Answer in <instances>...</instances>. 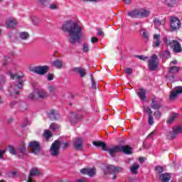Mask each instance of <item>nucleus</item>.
Instances as JSON below:
<instances>
[{"label": "nucleus", "instance_id": "10", "mask_svg": "<svg viewBox=\"0 0 182 182\" xmlns=\"http://www.w3.org/2000/svg\"><path fill=\"white\" fill-rule=\"evenodd\" d=\"M48 70H49V67L48 65L37 66L33 69V72L37 73V75H45L46 73H48Z\"/></svg>", "mask_w": 182, "mask_h": 182}, {"label": "nucleus", "instance_id": "58", "mask_svg": "<svg viewBox=\"0 0 182 182\" xmlns=\"http://www.w3.org/2000/svg\"><path fill=\"white\" fill-rule=\"evenodd\" d=\"M83 2H96V0H82Z\"/></svg>", "mask_w": 182, "mask_h": 182}, {"label": "nucleus", "instance_id": "60", "mask_svg": "<svg viewBox=\"0 0 182 182\" xmlns=\"http://www.w3.org/2000/svg\"><path fill=\"white\" fill-rule=\"evenodd\" d=\"M53 90H55V88L52 86L49 87V91L50 92H53Z\"/></svg>", "mask_w": 182, "mask_h": 182}, {"label": "nucleus", "instance_id": "25", "mask_svg": "<svg viewBox=\"0 0 182 182\" xmlns=\"http://www.w3.org/2000/svg\"><path fill=\"white\" fill-rule=\"evenodd\" d=\"M139 168H140V165L138 164H134L130 167V171L132 174H137V173H139Z\"/></svg>", "mask_w": 182, "mask_h": 182}, {"label": "nucleus", "instance_id": "27", "mask_svg": "<svg viewBox=\"0 0 182 182\" xmlns=\"http://www.w3.org/2000/svg\"><path fill=\"white\" fill-rule=\"evenodd\" d=\"M53 65L57 69H62L63 68V63L60 60H55L53 62Z\"/></svg>", "mask_w": 182, "mask_h": 182}, {"label": "nucleus", "instance_id": "7", "mask_svg": "<svg viewBox=\"0 0 182 182\" xmlns=\"http://www.w3.org/2000/svg\"><path fill=\"white\" fill-rule=\"evenodd\" d=\"M28 148L31 151H32L34 154H38L41 151V144L38 141H31L28 144Z\"/></svg>", "mask_w": 182, "mask_h": 182}, {"label": "nucleus", "instance_id": "13", "mask_svg": "<svg viewBox=\"0 0 182 182\" xmlns=\"http://www.w3.org/2000/svg\"><path fill=\"white\" fill-rule=\"evenodd\" d=\"M10 77L11 79H15L16 77H17L18 85H15V89H22V87H23V81H22L23 77L22 75H18L16 74H12L10 73Z\"/></svg>", "mask_w": 182, "mask_h": 182}, {"label": "nucleus", "instance_id": "16", "mask_svg": "<svg viewBox=\"0 0 182 182\" xmlns=\"http://www.w3.org/2000/svg\"><path fill=\"white\" fill-rule=\"evenodd\" d=\"M41 174V172H39V170L36 168H33L30 171V175L28 176V179L27 182H33V176H39Z\"/></svg>", "mask_w": 182, "mask_h": 182}, {"label": "nucleus", "instance_id": "14", "mask_svg": "<svg viewBox=\"0 0 182 182\" xmlns=\"http://www.w3.org/2000/svg\"><path fill=\"white\" fill-rule=\"evenodd\" d=\"M70 72L79 75L81 77H85V76H86V70L82 67H74L70 69Z\"/></svg>", "mask_w": 182, "mask_h": 182}, {"label": "nucleus", "instance_id": "36", "mask_svg": "<svg viewBox=\"0 0 182 182\" xmlns=\"http://www.w3.org/2000/svg\"><path fill=\"white\" fill-rule=\"evenodd\" d=\"M178 114H173L168 120L167 123L171 124L174 120L176 119V117H177Z\"/></svg>", "mask_w": 182, "mask_h": 182}, {"label": "nucleus", "instance_id": "54", "mask_svg": "<svg viewBox=\"0 0 182 182\" xmlns=\"http://www.w3.org/2000/svg\"><path fill=\"white\" fill-rule=\"evenodd\" d=\"M156 134V132H151L148 136H147V138L149 137H153V136H154Z\"/></svg>", "mask_w": 182, "mask_h": 182}, {"label": "nucleus", "instance_id": "30", "mask_svg": "<svg viewBox=\"0 0 182 182\" xmlns=\"http://www.w3.org/2000/svg\"><path fill=\"white\" fill-rule=\"evenodd\" d=\"M165 4L168 6V8H173L176 5V0H165Z\"/></svg>", "mask_w": 182, "mask_h": 182}, {"label": "nucleus", "instance_id": "53", "mask_svg": "<svg viewBox=\"0 0 182 182\" xmlns=\"http://www.w3.org/2000/svg\"><path fill=\"white\" fill-rule=\"evenodd\" d=\"M50 9H58V6H56V4H51L50 6Z\"/></svg>", "mask_w": 182, "mask_h": 182}, {"label": "nucleus", "instance_id": "46", "mask_svg": "<svg viewBox=\"0 0 182 182\" xmlns=\"http://www.w3.org/2000/svg\"><path fill=\"white\" fill-rule=\"evenodd\" d=\"M91 42H92V43H97V42H99V38H97L96 37H92Z\"/></svg>", "mask_w": 182, "mask_h": 182}, {"label": "nucleus", "instance_id": "31", "mask_svg": "<svg viewBox=\"0 0 182 182\" xmlns=\"http://www.w3.org/2000/svg\"><path fill=\"white\" fill-rule=\"evenodd\" d=\"M43 136L46 139V140H49V139L52 137V132H50V131H49L48 129H46L44 132Z\"/></svg>", "mask_w": 182, "mask_h": 182}, {"label": "nucleus", "instance_id": "3", "mask_svg": "<svg viewBox=\"0 0 182 182\" xmlns=\"http://www.w3.org/2000/svg\"><path fill=\"white\" fill-rule=\"evenodd\" d=\"M92 144L95 146V147H101L102 150L104 151H108L109 154L112 157H114V147L111 148L102 141H94Z\"/></svg>", "mask_w": 182, "mask_h": 182}, {"label": "nucleus", "instance_id": "28", "mask_svg": "<svg viewBox=\"0 0 182 182\" xmlns=\"http://www.w3.org/2000/svg\"><path fill=\"white\" fill-rule=\"evenodd\" d=\"M128 16H130L131 18H139V9L128 12Z\"/></svg>", "mask_w": 182, "mask_h": 182}, {"label": "nucleus", "instance_id": "12", "mask_svg": "<svg viewBox=\"0 0 182 182\" xmlns=\"http://www.w3.org/2000/svg\"><path fill=\"white\" fill-rule=\"evenodd\" d=\"M180 133H182V127L174 128L173 132H168L167 134V139L173 140V139H176V136H177V134H180Z\"/></svg>", "mask_w": 182, "mask_h": 182}, {"label": "nucleus", "instance_id": "17", "mask_svg": "<svg viewBox=\"0 0 182 182\" xmlns=\"http://www.w3.org/2000/svg\"><path fill=\"white\" fill-rule=\"evenodd\" d=\"M139 18H149L150 11L146 9H138Z\"/></svg>", "mask_w": 182, "mask_h": 182}, {"label": "nucleus", "instance_id": "40", "mask_svg": "<svg viewBox=\"0 0 182 182\" xmlns=\"http://www.w3.org/2000/svg\"><path fill=\"white\" fill-rule=\"evenodd\" d=\"M154 116L155 117V118H156L157 119H161V112L156 110L154 113Z\"/></svg>", "mask_w": 182, "mask_h": 182}, {"label": "nucleus", "instance_id": "6", "mask_svg": "<svg viewBox=\"0 0 182 182\" xmlns=\"http://www.w3.org/2000/svg\"><path fill=\"white\" fill-rule=\"evenodd\" d=\"M59 149H60V142L59 141H54L50 149L51 156H59Z\"/></svg>", "mask_w": 182, "mask_h": 182}, {"label": "nucleus", "instance_id": "55", "mask_svg": "<svg viewBox=\"0 0 182 182\" xmlns=\"http://www.w3.org/2000/svg\"><path fill=\"white\" fill-rule=\"evenodd\" d=\"M124 4H126L127 5H129V4L132 3V0H123Z\"/></svg>", "mask_w": 182, "mask_h": 182}, {"label": "nucleus", "instance_id": "19", "mask_svg": "<svg viewBox=\"0 0 182 182\" xmlns=\"http://www.w3.org/2000/svg\"><path fill=\"white\" fill-rule=\"evenodd\" d=\"M151 107L154 109V110H159V109H161V104L156 100V97H154L151 99Z\"/></svg>", "mask_w": 182, "mask_h": 182}, {"label": "nucleus", "instance_id": "63", "mask_svg": "<svg viewBox=\"0 0 182 182\" xmlns=\"http://www.w3.org/2000/svg\"><path fill=\"white\" fill-rule=\"evenodd\" d=\"M14 92L15 93V95H19V91H16L14 90Z\"/></svg>", "mask_w": 182, "mask_h": 182}, {"label": "nucleus", "instance_id": "56", "mask_svg": "<svg viewBox=\"0 0 182 182\" xmlns=\"http://www.w3.org/2000/svg\"><path fill=\"white\" fill-rule=\"evenodd\" d=\"M177 63H178V62L177 60H173L170 63V65H177Z\"/></svg>", "mask_w": 182, "mask_h": 182}, {"label": "nucleus", "instance_id": "20", "mask_svg": "<svg viewBox=\"0 0 182 182\" xmlns=\"http://www.w3.org/2000/svg\"><path fill=\"white\" fill-rule=\"evenodd\" d=\"M154 39L155 41H153V47L159 48L161 43V40H160V34H154Z\"/></svg>", "mask_w": 182, "mask_h": 182}, {"label": "nucleus", "instance_id": "8", "mask_svg": "<svg viewBox=\"0 0 182 182\" xmlns=\"http://www.w3.org/2000/svg\"><path fill=\"white\" fill-rule=\"evenodd\" d=\"M144 112L148 114V124L153 126L154 124V119L153 118V111L149 107H144Z\"/></svg>", "mask_w": 182, "mask_h": 182}, {"label": "nucleus", "instance_id": "50", "mask_svg": "<svg viewBox=\"0 0 182 182\" xmlns=\"http://www.w3.org/2000/svg\"><path fill=\"white\" fill-rule=\"evenodd\" d=\"M48 80H53V74H48Z\"/></svg>", "mask_w": 182, "mask_h": 182}, {"label": "nucleus", "instance_id": "59", "mask_svg": "<svg viewBox=\"0 0 182 182\" xmlns=\"http://www.w3.org/2000/svg\"><path fill=\"white\" fill-rule=\"evenodd\" d=\"M139 162H141V163H144V157H140V158L139 159Z\"/></svg>", "mask_w": 182, "mask_h": 182}, {"label": "nucleus", "instance_id": "51", "mask_svg": "<svg viewBox=\"0 0 182 182\" xmlns=\"http://www.w3.org/2000/svg\"><path fill=\"white\" fill-rule=\"evenodd\" d=\"M29 99H31V100H33V99H35V93H31L28 96Z\"/></svg>", "mask_w": 182, "mask_h": 182}, {"label": "nucleus", "instance_id": "22", "mask_svg": "<svg viewBox=\"0 0 182 182\" xmlns=\"http://www.w3.org/2000/svg\"><path fill=\"white\" fill-rule=\"evenodd\" d=\"M48 116L51 120H58V119H60V114H59L53 109L49 112Z\"/></svg>", "mask_w": 182, "mask_h": 182}, {"label": "nucleus", "instance_id": "11", "mask_svg": "<svg viewBox=\"0 0 182 182\" xmlns=\"http://www.w3.org/2000/svg\"><path fill=\"white\" fill-rule=\"evenodd\" d=\"M182 94V86H178L174 88V90L172 91L170 94L169 99L170 100H174L177 99L178 95Z\"/></svg>", "mask_w": 182, "mask_h": 182}, {"label": "nucleus", "instance_id": "42", "mask_svg": "<svg viewBox=\"0 0 182 182\" xmlns=\"http://www.w3.org/2000/svg\"><path fill=\"white\" fill-rule=\"evenodd\" d=\"M135 58H137L140 60H146V59H149V57L144 55H135Z\"/></svg>", "mask_w": 182, "mask_h": 182}, {"label": "nucleus", "instance_id": "15", "mask_svg": "<svg viewBox=\"0 0 182 182\" xmlns=\"http://www.w3.org/2000/svg\"><path fill=\"white\" fill-rule=\"evenodd\" d=\"M74 149H75V150H82V149H83V146H85V142L83 139L82 138H75V141H74Z\"/></svg>", "mask_w": 182, "mask_h": 182}, {"label": "nucleus", "instance_id": "2", "mask_svg": "<svg viewBox=\"0 0 182 182\" xmlns=\"http://www.w3.org/2000/svg\"><path fill=\"white\" fill-rule=\"evenodd\" d=\"M164 42L166 45V46H170L171 49L173 50L174 53H181L182 47L180 41L177 40H171L170 37L166 36L164 38Z\"/></svg>", "mask_w": 182, "mask_h": 182}, {"label": "nucleus", "instance_id": "61", "mask_svg": "<svg viewBox=\"0 0 182 182\" xmlns=\"http://www.w3.org/2000/svg\"><path fill=\"white\" fill-rule=\"evenodd\" d=\"M14 105H16V102H14L13 103L10 104L11 107H14Z\"/></svg>", "mask_w": 182, "mask_h": 182}, {"label": "nucleus", "instance_id": "33", "mask_svg": "<svg viewBox=\"0 0 182 182\" xmlns=\"http://www.w3.org/2000/svg\"><path fill=\"white\" fill-rule=\"evenodd\" d=\"M155 171H156L157 174H161L164 171V168L161 166H157L155 167Z\"/></svg>", "mask_w": 182, "mask_h": 182}, {"label": "nucleus", "instance_id": "43", "mask_svg": "<svg viewBox=\"0 0 182 182\" xmlns=\"http://www.w3.org/2000/svg\"><path fill=\"white\" fill-rule=\"evenodd\" d=\"M153 22L155 25H161V21H160V19H159V18H155L153 20Z\"/></svg>", "mask_w": 182, "mask_h": 182}, {"label": "nucleus", "instance_id": "4", "mask_svg": "<svg viewBox=\"0 0 182 182\" xmlns=\"http://www.w3.org/2000/svg\"><path fill=\"white\" fill-rule=\"evenodd\" d=\"M157 55L153 54L151 59L148 62L149 70L151 72H155L159 69V61H157Z\"/></svg>", "mask_w": 182, "mask_h": 182}, {"label": "nucleus", "instance_id": "1", "mask_svg": "<svg viewBox=\"0 0 182 182\" xmlns=\"http://www.w3.org/2000/svg\"><path fill=\"white\" fill-rule=\"evenodd\" d=\"M63 31L64 32H68L70 38V43H76L82 38V27L75 22H66L63 26Z\"/></svg>", "mask_w": 182, "mask_h": 182}, {"label": "nucleus", "instance_id": "9", "mask_svg": "<svg viewBox=\"0 0 182 182\" xmlns=\"http://www.w3.org/2000/svg\"><path fill=\"white\" fill-rule=\"evenodd\" d=\"M81 174H87L89 177H95L96 176V168H84L80 170Z\"/></svg>", "mask_w": 182, "mask_h": 182}, {"label": "nucleus", "instance_id": "37", "mask_svg": "<svg viewBox=\"0 0 182 182\" xmlns=\"http://www.w3.org/2000/svg\"><path fill=\"white\" fill-rule=\"evenodd\" d=\"M123 151V146H114V153H122Z\"/></svg>", "mask_w": 182, "mask_h": 182}, {"label": "nucleus", "instance_id": "21", "mask_svg": "<svg viewBox=\"0 0 182 182\" xmlns=\"http://www.w3.org/2000/svg\"><path fill=\"white\" fill-rule=\"evenodd\" d=\"M6 24L7 26V28H16L18 22L14 18H9L8 20H6Z\"/></svg>", "mask_w": 182, "mask_h": 182}, {"label": "nucleus", "instance_id": "48", "mask_svg": "<svg viewBox=\"0 0 182 182\" xmlns=\"http://www.w3.org/2000/svg\"><path fill=\"white\" fill-rule=\"evenodd\" d=\"M97 35V36H103V35H105V33H103V31H102V30L98 29Z\"/></svg>", "mask_w": 182, "mask_h": 182}, {"label": "nucleus", "instance_id": "35", "mask_svg": "<svg viewBox=\"0 0 182 182\" xmlns=\"http://www.w3.org/2000/svg\"><path fill=\"white\" fill-rule=\"evenodd\" d=\"M20 38L21 39H28L29 38V33L26 32H22L20 33Z\"/></svg>", "mask_w": 182, "mask_h": 182}, {"label": "nucleus", "instance_id": "5", "mask_svg": "<svg viewBox=\"0 0 182 182\" xmlns=\"http://www.w3.org/2000/svg\"><path fill=\"white\" fill-rule=\"evenodd\" d=\"M180 28H181V21L176 16H172L171 18V30L174 32Z\"/></svg>", "mask_w": 182, "mask_h": 182}, {"label": "nucleus", "instance_id": "41", "mask_svg": "<svg viewBox=\"0 0 182 182\" xmlns=\"http://www.w3.org/2000/svg\"><path fill=\"white\" fill-rule=\"evenodd\" d=\"M84 52H89V44L87 43H85L82 46Z\"/></svg>", "mask_w": 182, "mask_h": 182}, {"label": "nucleus", "instance_id": "45", "mask_svg": "<svg viewBox=\"0 0 182 182\" xmlns=\"http://www.w3.org/2000/svg\"><path fill=\"white\" fill-rule=\"evenodd\" d=\"M122 171H123V168L122 167H119V166H115L114 167V172L115 173H122Z\"/></svg>", "mask_w": 182, "mask_h": 182}, {"label": "nucleus", "instance_id": "57", "mask_svg": "<svg viewBox=\"0 0 182 182\" xmlns=\"http://www.w3.org/2000/svg\"><path fill=\"white\" fill-rule=\"evenodd\" d=\"M9 92H10L9 95H10V96H12V92H14V88L10 87V88L9 89Z\"/></svg>", "mask_w": 182, "mask_h": 182}, {"label": "nucleus", "instance_id": "38", "mask_svg": "<svg viewBox=\"0 0 182 182\" xmlns=\"http://www.w3.org/2000/svg\"><path fill=\"white\" fill-rule=\"evenodd\" d=\"M107 171L109 174H112L114 171V166L113 165H109L107 166Z\"/></svg>", "mask_w": 182, "mask_h": 182}, {"label": "nucleus", "instance_id": "23", "mask_svg": "<svg viewBox=\"0 0 182 182\" xmlns=\"http://www.w3.org/2000/svg\"><path fill=\"white\" fill-rule=\"evenodd\" d=\"M35 93H37L38 97L40 99H46L48 97V92L45 91L44 90H38L35 91Z\"/></svg>", "mask_w": 182, "mask_h": 182}, {"label": "nucleus", "instance_id": "29", "mask_svg": "<svg viewBox=\"0 0 182 182\" xmlns=\"http://www.w3.org/2000/svg\"><path fill=\"white\" fill-rule=\"evenodd\" d=\"M140 33H142V38L147 42L149 41V33H147L144 28H142L140 30Z\"/></svg>", "mask_w": 182, "mask_h": 182}, {"label": "nucleus", "instance_id": "62", "mask_svg": "<svg viewBox=\"0 0 182 182\" xmlns=\"http://www.w3.org/2000/svg\"><path fill=\"white\" fill-rule=\"evenodd\" d=\"M41 4H45L46 2V0H40Z\"/></svg>", "mask_w": 182, "mask_h": 182}, {"label": "nucleus", "instance_id": "24", "mask_svg": "<svg viewBox=\"0 0 182 182\" xmlns=\"http://www.w3.org/2000/svg\"><path fill=\"white\" fill-rule=\"evenodd\" d=\"M132 147L129 145L122 146V153H124V154H127L128 156L133 154V151H132Z\"/></svg>", "mask_w": 182, "mask_h": 182}, {"label": "nucleus", "instance_id": "64", "mask_svg": "<svg viewBox=\"0 0 182 182\" xmlns=\"http://www.w3.org/2000/svg\"><path fill=\"white\" fill-rule=\"evenodd\" d=\"M0 182H6V181H5L4 180H1L0 181Z\"/></svg>", "mask_w": 182, "mask_h": 182}, {"label": "nucleus", "instance_id": "49", "mask_svg": "<svg viewBox=\"0 0 182 182\" xmlns=\"http://www.w3.org/2000/svg\"><path fill=\"white\" fill-rule=\"evenodd\" d=\"M92 89H96V82H95V80L92 79Z\"/></svg>", "mask_w": 182, "mask_h": 182}, {"label": "nucleus", "instance_id": "32", "mask_svg": "<svg viewBox=\"0 0 182 182\" xmlns=\"http://www.w3.org/2000/svg\"><path fill=\"white\" fill-rule=\"evenodd\" d=\"M59 125L56 123H52L50 126V130H53V132H58L59 130Z\"/></svg>", "mask_w": 182, "mask_h": 182}, {"label": "nucleus", "instance_id": "34", "mask_svg": "<svg viewBox=\"0 0 182 182\" xmlns=\"http://www.w3.org/2000/svg\"><path fill=\"white\" fill-rule=\"evenodd\" d=\"M162 56L164 59H169V58H171V55L170 54V51L168 50H165L162 53Z\"/></svg>", "mask_w": 182, "mask_h": 182}, {"label": "nucleus", "instance_id": "52", "mask_svg": "<svg viewBox=\"0 0 182 182\" xmlns=\"http://www.w3.org/2000/svg\"><path fill=\"white\" fill-rule=\"evenodd\" d=\"M66 147H69V142H65L63 144V148L66 149Z\"/></svg>", "mask_w": 182, "mask_h": 182}, {"label": "nucleus", "instance_id": "47", "mask_svg": "<svg viewBox=\"0 0 182 182\" xmlns=\"http://www.w3.org/2000/svg\"><path fill=\"white\" fill-rule=\"evenodd\" d=\"M6 152V149L4 150H0V159H2L4 157V154Z\"/></svg>", "mask_w": 182, "mask_h": 182}, {"label": "nucleus", "instance_id": "26", "mask_svg": "<svg viewBox=\"0 0 182 182\" xmlns=\"http://www.w3.org/2000/svg\"><path fill=\"white\" fill-rule=\"evenodd\" d=\"M168 73L174 75V73H178L180 72V68L177 66H172L168 68Z\"/></svg>", "mask_w": 182, "mask_h": 182}, {"label": "nucleus", "instance_id": "44", "mask_svg": "<svg viewBox=\"0 0 182 182\" xmlns=\"http://www.w3.org/2000/svg\"><path fill=\"white\" fill-rule=\"evenodd\" d=\"M125 73H127V75H132L133 73V69H132L130 68H126Z\"/></svg>", "mask_w": 182, "mask_h": 182}, {"label": "nucleus", "instance_id": "39", "mask_svg": "<svg viewBox=\"0 0 182 182\" xmlns=\"http://www.w3.org/2000/svg\"><path fill=\"white\" fill-rule=\"evenodd\" d=\"M9 151L11 154H16V150H15L12 145L9 146Z\"/></svg>", "mask_w": 182, "mask_h": 182}, {"label": "nucleus", "instance_id": "18", "mask_svg": "<svg viewBox=\"0 0 182 182\" xmlns=\"http://www.w3.org/2000/svg\"><path fill=\"white\" fill-rule=\"evenodd\" d=\"M137 96L141 102H146V100H147V97H146V90L143 88H139V92H138Z\"/></svg>", "mask_w": 182, "mask_h": 182}]
</instances>
